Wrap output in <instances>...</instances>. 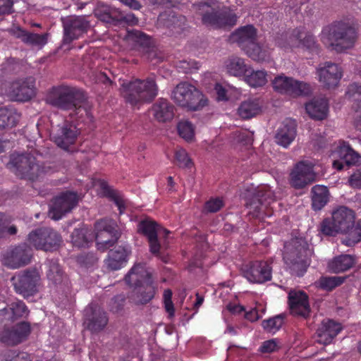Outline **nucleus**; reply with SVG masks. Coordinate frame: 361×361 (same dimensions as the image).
I'll use <instances>...</instances> for the list:
<instances>
[{
	"instance_id": "b1692460",
	"label": "nucleus",
	"mask_w": 361,
	"mask_h": 361,
	"mask_svg": "<svg viewBox=\"0 0 361 361\" xmlns=\"http://www.w3.org/2000/svg\"><path fill=\"white\" fill-rule=\"evenodd\" d=\"M32 250L27 244L19 245L6 253L5 264L12 269H17L30 263Z\"/></svg>"
},
{
	"instance_id": "412c9836",
	"label": "nucleus",
	"mask_w": 361,
	"mask_h": 361,
	"mask_svg": "<svg viewBox=\"0 0 361 361\" xmlns=\"http://www.w3.org/2000/svg\"><path fill=\"white\" fill-rule=\"evenodd\" d=\"M319 81L328 89L336 87L343 76L342 68L336 63L325 62L317 68Z\"/></svg>"
},
{
	"instance_id": "13d9d810",
	"label": "nucleus",
	"mask_w": 361,
	"mask_h": 361,
	"mask_svg": "<svg viewBox=\"0 0 361 361\" xmlns=\"http://www.w3.org/2000/svg\"><path fill=\"white\" fill-rule=\"evenodd\" d=\"M118 16H119L118 18V20H116V23L120 22H125L130 25H134L138 23V19L133 13H130L124 14L118 9Z\"/></svg>"
},
{
	"instance_id": "7c9ffc66",
	"label": "nucleus",
	"mask_w": 361,
	"mask_h": 361,
	"mask_svg": "<svg viewBox=\"0 0 361 361\" xmlns=\"http://www.w3.org/2000/svg\"><path fill=\"white\" fill-rule=\"evenodd\" d=\"M152 111L154 118L159 122L171 121L174 116V106L168 100L159 99L154 104Z\"/></svg>"
},
{
	"instance_id": "473e14b6",
	"label": "nucleus",
	"mask_w": 361,
	"mask_h": 361,
	"mask_svg": "<svg viewBox=\"0 0 361 361\" xmlns=\"http://www.w3.org/2000/svg\"><path fill=\"white\" fill-rule=\"evenodd\" d=\"M129 253L128 247L119 246L109 252L108 258L105 260L106 267L111 270L121 269L127 262Z\"/></svg>"
},
{
	"instance_id": "864d4df0",
	"label": "nucleus",
	"mask_w": 361,
	"mask_h": 361,
	"mask_svg": "<svg viewBox=\"0 0 361 361\" xmlns=\"http://www.w3.org/2000/svg\"><path fill=\"white\" fill-rule=\"evenodd\" d=\"M176 161L179 167L190 169L192 162L189 158L188 153L183 149H178L176 152Z\"/></svg>"
},
{
	"instance_id": "09e8293b",
	"label": "nucleus",
	"mask_w": 361,
	"mask_h": 361,
	"mask_svg": "<svg viewBox=\"0 0 361 361\" xmlns=\"http://www.w3.org/2000/svg\"><path fill=\"white\" fill-rule=\"evenodd\" d=\"M178 131L180 136L188 142L192 141L194 139V127L188 121H180L178 124Z\"/></svg>"
},
{
	"instance_id": "ddd939ff",
	"label": "nucleus",
	"mask_w": 361,
	"mask_h": 361,
	"mask_svg": "<svg viewBox=\"0 0 361 361\" xmlns=\"http://www.w3.org/2000/svg\"><path fill=\"white\" fill-rule=\"evenodd\" d=\"M6 92L11 100L29 101L36 94L35 79L30 76L15 80L8 84Z\"/></svg>"
},
{
	"instance_id": "dca6fc26",
	"label": "nucleus",
	"mask_w": 361,
	"mask_h": 361,
	"mask_svg": "<svg viewBox=\"0 0 361 361\" xmlns=\"http://www.w3.org/2000/svg\"><path fill=\"white\" fill-rule=\"evenodd\" d=\"M63 42L71 43L85 34L90 27V23L85 16H71L62 20Z\"/></svg>"
},
{
	"instance_id": "49530a36",
	"label": "nucleus",
	"mask_w": 361,
	"mask_h": 361,
	"mask_svg": "<svg viewBox=\"0 0 361 361\" xmlns=\"http://www.w3.org/2000/svg\"><path fill=\"white\" fill-rule=\"evenodd\" d=\"M17 227L11 224V218L0 213V238L17 233Z\"/></svg>"
},
{
	"instance_id": "c756f323",
	"label": "nucleus",
	"mask_w": 361,
	"mask_h": 361,
	"mask_svg": "<svg viewBox=\"0 0 361 361\" xmlns=\"http://www.w3.org/2000/svg\"><path fill=\"white\" fill-rule=\"evenodd\" d=\"M295 135L296 128L295 122L291 120H286L281 124L276 133V142L286 148L294 140Z\"/></svg>"
},
{
	"instance_id": "4c0bfd02",
	"label": "nucleus",
	"mask_w": 361,
	"mask_h": 361,
	"mask_svg": "<svg viewBox=\"0 0 361 361\" xmlns=\"http://www.w3.org/2000/svg\"><path fill=\"white\" fill-rule=\"evenodd\" d=\"M47 277L54 284H59L66 280V276L62 270L58 260L49 259L46 263Z\"/></svg>"
},
{
	"instance_id": "ea45409f",
	"label": "nucleus",
	"mask_w": 361,
	"mask_h": 361,
	"mask_svg": "<svg viewBox=\"0 0 361 361\" xmlns=\"http://www.w3.org/2000/svg\"><path fill=\"white\" fill-rule=\"evenodd\" d=\"M245 54L254 61H264L269 59L271 49L267 46L259 45L254 42L245 50Z\"/></svg>"
},
{
	"instance_id": "bf43d9fd",
	"label": "nucleus",
	"mask_w": 361,
	"mask_h": 361,
	"mask_svg": "<svg viewBox=\"0 0 361 361\" xmlns=\"http://www.w3.org/2000/svg\"><path fill=\"white\" fill-rule=\"evenodd\" d=\"M13 12V0H0V16L8 15Z\"/></svg>"
},
{
	"instance_id": "6ab92c4d",
	"label": "nucleus",
	"mask_w": 361,
	"mask_h": 361,
	"mask_svg": "<svg viewBox=\"0 0 361 361\" xmlns=\"http://www.w3.org/2000/svg\"><path fill=\"white\" fill-rule=\"evenodd\" d=\"M78 195L73 192H66L56 197L49 210V216L54 220L61 219L66 213L71 212L78 203Z\"/></svg>"
},
{
	"instance_id": "393cba45",
	"label": "nucleus",
	"mask_w": 361,
	"mask_h": 361,
	"mask_svg": "<svg viewBox=\"0 0 361 361\" xmlns=\"http://www.w3.org/2000/svg\"><path fill=\"white\" fill-rule=\"evenodd\" d=\"M87 329L93 333L103 330L108 323L106 313L98 305H90L85 310Z\"/></svg>"
},
{
	"instance_id": "8fccbe9b",
	"label": "nucleus",
	"mask_w": 361,
	"mask_h": 361,
	"mask_svg": "<svg viewBox=\"0 0 361 361\" xmlns=\"http://www.w3.org/2000/svg\"><path fill=\"white\" fill-rule=\"evenodd\" d=\"M283 324V317L281 314L277 315L262 323L263 328L269 333L276 332Z\"/></svg>"
},
{
	"instance_id": "0eeeda50",
	"label": "nucleus",
	"mask_w": 361,
	"mask_h": 361,
	"mask_svg": "<svg viewBox=\"0 0 361 361\" xmlns=\"http://www.w3.org/2000/svg\"><path fill=\"white\" fill-rule=\"evenodd\" d=\"M355 216L354 212L346 207H340L332 213V220L324 219L320 225V231L326 235H334L337 233H348L343 241L350 237L351 231L355 226Z\"/></svg>"
},
{
	"instance_id": "c9c22d12",
	"label": "nucleus",
	"mask_w": 361,
	"mask_h": 361,
	"mask_svg": "<svg viewBox=\"0 0 361 361\" xmlns=\"http://www.w3.org/2000/svg\"><path fill=\"white\" fill-rule=\"evenodd\" d=\"M312 207L314 211H319L329 202V190L326 186L317 185L312 188Z\"/></svg>"
},
{
	"instance_id": "5fc2aeb1",
	"label": "nucleus",
	"mask_w": 361,
	"mask_h": 361,
	"mask_svg": "<svg viewBox=\"0 0 361 361\" xmlns=\"http://www.w3.org/2000/svg\"><path fill=\"white\" fill-rule=\"evenodd\" d=\"M349 238L343 240V243L347 246H353L361 240V219L358 220L355 228L351 231Z\"/></svg>"
},
{
	"instance_id": "0e129e2a",
	"label": "nucleus",
	"mask_w": 361,
	"mask_h": 361,
	"mask_svg": "<svg viewBox=\"0 0 361 361\" xmlns=\"http://www.w3.org/2000/svg\"><path fill=\"white\" fill-rule=\"evenodd\" d=\"M184 17L183 16H176L175 15H169L168 22L166 23V26L169 27H180L182 24L184 23Z\"/></svg>"
},
{
	"instance_id": "de8ad7c7",
	"label": "nucleus",
	"mask_w": 361,
	"mask_h": 361,
	"mask_svg": "<svg viewBox=\"0 0 361 361\" xmlns=\"http://www.w3.org/2000/svg\"><path fill=\"white\" fill-rule=\"evenodd\" d=\"M101 187L106 191L108 195L118 207L120 214H123L126 209V200L118 192L111 190L105 183H102Z\"/></svg>"
},
{
	"instance_id": "c85d7f7f",
	"label": "nucleus",
	"mask_w": 361,
	"mask_h": 361,
	"mask_svg": "<svg viewBox=\"0 0 361 361\" xmlns=\"http://www.w3.org/2000/svg\"><path fill=\"white\" fill-rule=\"evenodd\" d=\"M256 39L257 30L251 25L240 27L231 35V39L236 42L243 50L250 47L256 41Z\"/></svg>"
},
{
	"instance_id": "e2e57ef3",
	"label": "nucleus",
	"mask_w": 361,
	"mask_h": 361,
	"mask_svg": "<svg viewBox=\"0 0 361 361\" xmlns=\"http://www.w3.org/2000/svg\"><path fill=\"white\" fill-rule=\"evenodd\" d=\"M278 345L276 339H271L264 341L260 347V351L262 353H272L277 350Z\"/></svg>"
},
{
	"instance_id": "603ef678",
	"label": "nucleus",
	"mask_w": 361,
	"mask_h": 361,
	"mask_svg": "<svg viewBox=\"0 0 361 361\" xmlns=\"http://www.w3.org/2000/svg\"><path fill=\"white\" fill-rule=\"evenodd\" d=\"M294 37L298 40L299 44L301 43L308 49L313 48L316 45L315 38L311 34H307L297 30V33L294 34Z\"/></svg>"
},
{
	"instance_id": "a18cd8bd",
	"label": "nucleus",
	"mask_w": 361,
	"mask_h": 361,
	"mask_svg": "<svg viewBox=\"0 0 361 361\" xmlns=\"http://www.w3.org/2000/svg\"><path fill=\"white\" fill-rule=\"evenodd\" d=\"M339 157L347 164L354 165L359 162L360 156L348 145L343 143L338 150Z\"/></svg>"
},
{
	"instance_id": "f3484780",
	"label": "nucleus",
	"mask_w": 361,
	"mask_h": 361,
	"mask_svg": "<svg viewBox=\"0 0 361 361\" xmlns=\"http://www.w3.org/2000/svg\"><path fill=\"white\" fill-rule=\"evenodd\" d=\"M79 134L80 130L74 123L64 122L53 128L51 138L58 147L68 151L75 144Z\"/></svg>"
},
{
	"instance_id": "69168bd1",
	"label": "nucleus",
	"mask_w": 361,
	"mask_h": 361,
	"mask_svg": "<svg viewBox=\"0 0 361 361\" xmlns=\"http://www.w3.org/2000/svg\"><path fill=\"white\" fill-rule=\"evenodd\" d=\"M178 68L182 69L185 73H190L193 69H198L197 63L195 61H183L180 62Z\"/></svg>"
},
{
	"instance_id": "a878e982",
	"label": "nucleus",
	"mask_w": 361,
	"mask_h": 361,
	"mask_svg": "<svg viewBox=\"0 0 361 361\" xmlns=\"http://www.w3.org/2000/svg\"><path fill=\"white\" fill-rule=\"evenodd\" d=\"M9 32L25 44L37 48H42L47 43L49 36L48 33L39 35L30 32L18 26L11 27Z\"/></svg>"
},
{
	"instance_id": "4d7b16f0",
	"label": "nucleus",
	"mask_w": 361,
	"mask_h": 361,
	"mask_svg": "<svg viewBox=\"0 0 361 361\" xmlns=\"http://www.w3.org/2000/svg\"><path fill=\"white\" fill-rule=\"evenodd\" d=\"M164 303L166 311L169 313V316L173 317L174 315V307L171 300L172 292L170 289H166L164 292Z\"/></svg>"
},
{
	"instance_id": "58836bf2",
	"label": "nucleus",
	"mask_w": 361,
	"mask_h": 361,
	"mask_svg": "<svg viewBox=\"0 0 361 361\" xmlns=\"http://www.w3.org/2000/svg\"><path fill=\"white\" fill-rule=\"evenodd\" d=\"M93 240V235L86 226L74 229L71 234L73 245L78 247H85Z\"/></svg>"
},
{
	"instance_id": "a211bd4d",
	"label": "nucleus",
	"mask_w": 361,
	"mask_h": 361,
	"mask_svg": "<svg viewBox=\"0 0 361 361\" xmlns=\"http://www.w3.org/2000/svg\"><path fill=\"white\" fill-rule=\"evenodd\" d=\"M39 279V273L33 269L16 274L11 278V281L18 293L24 297H28L37 291V287Z\"/></svg>"
},
{
	"instance_id": "37998d69",
	"label": "nucleus",
	"mask_w": 361,
	"mask_h": 361,
	"mask_svg": "<svg viewBox=\"0 0 361 361\" xmlns=\"http://www.w3.org/2000/svg\"><path fill=\"white\" fill-rule=\"evenodd\" d=\"M245 81L252 87H262L267 82V73L264 70L250 71L244 77Z\"/></svg>"
},
{
	"instance_id": "9b49d317",
	"label": "nucleus",
	"mask_w": 361,
	"mask_h": 361,
	"mask_svg": "<svg viewBox=\"0 0 361 361\" xmlns=\"http://www.w3.org/2000/svg\"><path fill=\"white\" fill-rule=\"evenodd\" d=\"M95 238L98 250L105 251L112 247L118 240L121 233L117 224L112 219H104L94 224Z\"/></svg>"
},
{
	"instance_id": "c03bdc74",
	"label": "nucleus",
	"mask_w": 361,
	"mask_h": 361,
	"mask_svg": "<svg viewBox=\"0 0 361 361\" xmlns=\"http://www.w3.org/2000/svg\"><path fill=\"white\" fill-rule=\"evenodd\" d=\"M138 230L142 232L147 239L157 236L161 230H163L166 233H169V231L163 229L155 221L151 219H145L140 221L138 224Z\"/></svg>"
},
{
	"instance_id": "052dcab7",
	"label": "nucleus",
	"mask_w": 361,
	"mask_h": 361,
	"mask_svg": "<svg viewBox=\"0 0 361 361\" xmlns=\"http://www.w3.org/2000/svg\"><path fill=\"white\" fill-rule=\"evenodd\" d=\"M125 302V298L122 295H118L112 298L110 302L111 310L114 312H118L122 310Z\"/></svg>"
},
{
	"instance_id": "f257e3e1",
	"label": "nucleus",
	"mask_w": 361,
	"mask_h": 361,
	"mask_svg": "<svg viewBox=\"0 0 361 361\" xmlns=\"http://www.w3.org/2000/svg\"><path fill=\"white\" fill-rule=\"evenodd\" d=\"M45 102L54 107L69 111L71 117L80 118L88 114L90 106L84 92L74 87H53L47 92Z\"/></svg>"
},
{
	"instance_id": "bb28decb",
	"label": "nucleus",
	"mask_w": 361,
	"mask_h": 361,
	"mask_svg": "<svg viewBox=\"0 0 361 361\" xmlns=\"http://www.w3.org/2000/svg\"><path fill=\"white\" fill-rule=\"evenodd\" d=\"M29 310L22 301L12 302L0 310V322L8 323L26 317Z\"/></svg>"
},
{
	"instance_id": "9d476101",
	"label": "nucleus",
	"mask_w": 361,
	"mask_h": 361,
	"mask_svg": "<svg viewBox=\"0 0 361 361\" xmlns=\"http://www.w3.org/2000/svg\"><path fill=\"white\" fill-rule=\"evenodd\" d=\"M244 198L248 209L247 214L253 218H257L265 212V209L274 201V196L270 188L264 185L257 189L253 188L246 189Z\"/></svg>"
},
{
	"instance_id": "72a5a7b5",
	"label": "nucleus",
	"mask_w": 361,
	"mask_h": 361,
	"mask_svg": "<svg viewBox=\"0 0 361 361\" xmlns=\"http://www.w3.org/2000/svg\"><path fill=\"white\" fill-rule=\"evenodd\" d=\"M305 109L311 118L322 120L327 115V102L325 99H314L306 104Z\"/></svg>"
},
{
	"instance_id": "e433bc0d",
	"label": "nucleus",
	"mask_w": 361,
	"mask_h": 361,
	"mask_svg": "<svg viewBox=\"0 0 361 361\" xmlns=\"http://www.w3.org/2000/svg\"><path fill=\"white\" fill-rule=\"evenodd\" d=\"M95 16L100 20L110 24H116L118 18V9L104 4H99L94 10Z\"/></svg>"
},
{
	"instance_id": "4468645a",
	"label": "nucleus",
	"mask_w": 361,
	"mask_h": 361,
	"mask_svg": "<svg viewBox=\"0 0 361 361\" xmlns=\"http://www.w3.org/2000/svg\"><path fill=\"white\" fill-rule=\"evenodd\" d=\"M27 240L37 250L51 251L59 247L61 236L51 228H42L32 231L28 235Z\"/></svg>"
},
{
	"instance_id": "2eb2a0df",
	"label": "nucleus",
	"mask_w": 361,
	"mask_h": 361,
	"mask_svg": "<svg viewBox=\"0 0 361 361\" xmlns=\"http://www.w3.org/2000/svg\"><path fill=\"white\" fill-rule=\"evenodd\" d=\"M272 85L276 91L293 97L307 95L311 92L310 86L307 83L283 74L276 76L272 81Z\"/></svg>"
},
{
	"instance_id": "aec40b11",
	"label": "nucleus",
	"mask_w": 361,
	"mask_h": 361,
	"mask_svg": "<svg viewBox=\"0 0 361 361\" xmlns=\"http://www.w3.org/2000/svg\"><path fill=\"white\" fill-rule=\"evenodd\" d=\"M30 325L21 322L13 326H5L0 333V341L7 345H16L25 341L30 334Z\"/></svg>"
},
{
	"instance_id": "3c124183",
	"label": "nucleus",
	"mask_w": 361,
	"mask_h": 361,
	"mask_svg": "<svg viewBox=\"0 0 361 361\" xmlns=\"http://www.w3.org/2000/svg\"><path fill=\"white\" fill-rule=\"evenodd\" d=\"M344 279L340 276L322 277L319 281V286L326 290H331L343 283Z\"/></svg>"
},
{
	"instance_id": "1a4fd4ad",
	"label": "nucleus",
	"mask_w": 361,
	"mask_h": 361,
	"mask_svg": "<svg viewBox=\"0 0 361 361\" xmlns=\"http://www.w3.org/2000/svg\"><path fill=\"white\" fill-rule=\"evenodd\" d=\"M171 98L178 106L189 111H198L207 104V99L195 86L188 82L176 85L171 94Z\"/></svg>"
},
{
	"instance_id": "774afa93",
	"label": "nucleus",
	"mask_w": 361,
	"mask_h": 361,
	"mask_svg": "<svg viewBox=\"0 0 361 361\" xmlns=\"http://www.w3.org/2000/svg\"><path fill=\"white\" fill-rule=\"evenodd\" d=\"M346 93L350 97H354L355 94L361 96V83H353L350 85Z\"/></svg>"
},
{
	"instance_id": "20e7f679",
	"label": "nucleus",
	"mask_w": 361,
	"mask_h": 361,
	"mask_svg": "<svg viewBox=\"0 0 361 361\" xmlns=\"http://www.w3.org/2000/svg\"><path fill=\"white\" fill-rule=\"evenodd\" d=\"M120 90L126 102L137 109L145 103L151 102L158 94V86L154 75L128 82L123 81Z\"/></svg>"
},
{
	"instance_id": "6e6d98bb",
	"label": "nucleus",
	"mask_w": 361,
	"mask_h": 361,
	"mask_svg": "<svg viewBox=\"0 0 361 361\" xmlns=\"http://www.w3.org/2000/svg\"><path fill=\"white\" fill-rule=\"evenodd\" d=\"M147 240L149 243L150 252L152 255L161 259V260L164 261V262H166V258L161 255V245L158 240L157 236L150 238Z\"/></svg>"
},
{
	"instance_id": "7ed1b4c3",
	"label": "nucleus",
	"mask_w": 361,
	"mask_h": 361,
	"mask_svg": "<svg viewBox=\"0 0 361 361\" xmlns=\"http://www.w3.org/2000/svg\"><path fill=\"white\" fill-rule=\"evenodd\" d=\"M357 38V29L349 20L335 21L324 27L321 33V40L337 52L354 47Z\"/></svg>"
},
{
	"instance_id": "6e6552de",
	"label": "nucleus",
	"mask_w": 361,
	"mask_h": 361,
	"mask_svg": "<svg viewBox=\"0 0 361 361\" xmlns=\"http://www.w3.org/2000/svg\"><path fill=\"white\" fill-rule=\"evenodd\" d=\"M8 165L20 178L34 180L45 173L44 167L30 153L13 154Z\"/></svg>"
},
{
	"instance_id": "4be33fe9",
	"label": "nucleus",
	"mask_w": 361,
	"mask_h": 361,
	"mask_svg": "<svg viewBox=\"0 0 361 361\" xmlns=\"http://www.w3.org/2000/svg\"><path fill=\"white\" fill-rule=\"evenodd\" d=\"M271 270L269 262L256 261L243 270V276L251 283H262L271 279Z\"/></svg>"
},
{
	"instance_id": "f8f14e48",
	"label": "nucleus",
	"mask_w": 361,
	"mask_h": 361,
	"mask_svg": "<svg viewBox=\"0 0 361 361\" xmlns=\"http://www.w3.org/2000/svg\"><path fill=\"white\" fill-rule=\"evenodd\" d=\"M314 164L308 160L295 163L289 173V183L295 189H302L315 180Z\"/></svg>"
},
{
	"instance_id": "f03ea898",
	"label": "nucleus",
	"mask_w": 361,
	"mask_h": 361,
	"mask_svg": "<svg viewBox=\"0 0 361 361\" xmlns=\"http://www.w3.org/2000/svg\"><path fill=\"white\" fill-rule=\"evenodd\" d=\"M202 23L213 29H230L236 25L238 16L229 8L222 7L216 0H200L193 4Z\"/></svg>"
},
{
	"instance_id": "338daca9",
	"label": "nucleus",
	"mask_w": 361,
	"mask_h": 361,
	"mask_svg": "<svg viewBox=\"0 0 361 361\" xmlns=\"http://www.w3.org/2000/svg\"><path fill=\"white\" fill-rule=\"evenodd\" d=\"M349 183L354 188H361V170L355 171L350 176Z\"/></svg>"
},
{
	"instance_id": "39448f33",
	"label": "nucleus",
	"mask_w": 361,
	"mask_h": 361,
	"mask_svg": "<svg viewBox=\"0 0 361 361\" xmlns=\"http://www.w3.org/2000/svg\"><path fill=\"white\" fill-rule=\"evenodd\" d=\"M127 284L135 286L130 299L137 305H144L154 296L155 288L152 285L150 273L145 264L138 263L134 265L125 277Z\"/></svg>"
},
{
	"instance_id": "cd10ccee",
	"label": "nucleus",
	"mask_w": 361,
	"mask_h": 361,
	"mask_svg": "<svg viewBox=\"0 0 361 361\" xmlns=\"http://www.w3.org/2000/svg\"><path fill=\"white\" fill-rule=\"evenodd\" d=\"M341 329V324L333 320L323 321L316 332L317 341L324 345L329 344Z\"/></svg>"
},
{
	"instance_id": "2f4dec72",
	"label": "nucleus",
	"mask_w": 361,
	"mask_h": 361,
	"mask_svg": "<svg viewBox=\"0 0 361 361\" xmlns=\"http://www.w3.org/2000/svg\"><path fill=\"white\" fill-rule=\"evenodd\" d=\"M226 71L230 75L240 78L245 77L250 71V66L243 58L232 56L228 57L224 63Z\"/></svg>"
},
{
	"instance_id": "5701e85b",
	"label": "nucleus",
	"mask_w": 361,
	"mask_h": 361,
	"mask_svg": "<svg viewBox=\"0 0 361 361\" xmlns=\"http://www.w3.org/2000/svg\"><path fill=\"white\" fill-rule=\"evenodd\" d=\"M290 313L295 316L306 318L310 313L308 296L300 290H290L288 295Z\"/></svg>"
},
{
	"instance_id": "680f3d73",
	"label": "nucleus",
	"mask_w": 361,
	"mask_h": 361,
	"mask_svg": "<svg viewBox=\"0 0 361 361\" xmlns=\"http://www.w3.org/2000/svg\"><path fill=\"white\" fill-rule=\"evenodd\" d=\"M223 207V201L219 198L212 199L206 203L205 209L209 212H216Z\"/></svg>"
},
{
	"instance_id": "423d86ee",
	"label": "nucleus",
	"mask_w": 361,
	"mask_h": 361,
	"mask_svg": "<svg viewBox=\"0 0 361 361\" xmlns=\"http://www.w3.org/2000/svg\"><path fill=\"white\" fill-rule=\"evenodd\" d=\"M309 252L307 243L302 239H291L285 243L283 259L292 275L302 276L306 272L310 264Z\"/></svg>"
},
{
	"instance_id": "f704fd0d",
	"label": "nucleus",
	"mask_w": 361,
	"mask_h": 361,
	"mask_svg": "<svg viewBox=\"0 0 361 361\" xmlns=\"http://www.w3.org/2000/svg\"><path fill=\"white\" fill-rule=\"evenodd\" d=\"M20 114L13 107L0 108V130H6L16 126Z\"/></svg>"
},
{
	"instance_id": "79ce46f5",
	"label": "nucleus",
	"mask_w": 361,
	"mask_h": 361,
	"mask_svg": "<svg viewBox=\"0 0 361 361\" xmlns=\"http://www.w3.org/2000/svg\"><path fill=\"white\" fill-rule=\"evenodd\" d=\"M260 106L255 99H248L243 102L238 107L239 116L243 119L251 118L259 114Z\"/></svg>"
},
{
	"instance_id": "a19ab883",
	"label": "nucleus",
	"mask_w": 361,
	"mask_h": 361,
	"mask_svg": "<svg viewBox=\"0 0 361 361\" xmlns=\"http://www.w3.org/2000/svg\"><path fill=\"white\" fill-rule=\"evenodd\" d=\"M354 258L350 255H342L335 257L329 264V269L334 273L345 271L353 267Z\"/></svg>"
}]
</instances>
